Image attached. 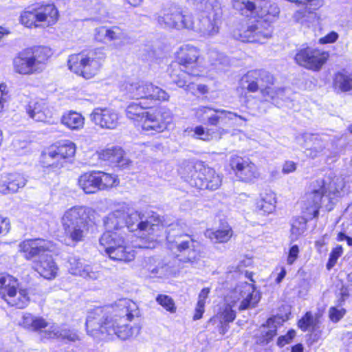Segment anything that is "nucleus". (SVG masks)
I'll return each mask as SVG.
<instances>
[{"instance_id":"nucleus-1","label":"nucleus","mask_w":352,"mask_h":352,"mask_svg":"<svg viewBox=\"0 0 352 352\" xmlns=\"http://www.w3.org/2000/svg\"><path fill=\"white\" fill-rule=\"evenodd\" d=\"M140 316L137 304L128 298L119 299L113 304L96 307L88 313L86 329L94 338L125 340L133 335L132 328L126 322Z\"/></svg>"},{"instance_id":"nucleus-2","label":"nucleus","mask_w":352,"mask_h":352,"mask_svg":"<svg viewBox=\"0 0 352 352\" xmlns=\"http://www.w3.org/2000/svg\"><path fill=\"white\" fill-rule=\"evenodd\" d=\"M259 7L256 15L258 19L245 28L235 30L233 32L234 38L244 43L263 44L272 37V23L278 19L280 9L276 3L268 0H262Z\"/></svg>"},{"instance_id":"nucleus-3","label":"nucleus","mask_w":352,"mask_h":352,"mask_svg":"<svg viewBox=\"0 0 352 352\" xmlns=\"http://www.w3.org/2000/svg\"><path fill=\"white\" fill-rule=\"evenodd\" d=\"M166 240L169 249L175 254L172 264L168 265L172 271H177L187 265L193 266L200 260L201 252L197 243L190 235L184 234L179 223L169 226Z\"/></svg>"},{"instance_id":"nucleus-4","label":"nucleus","mask_w":352,"mask_h":352,"mask_svg":"<svg viewBox=\"0 0 352 352\" xmlns=\"http://www.w3.org/2000/svg\"><path fill=\"white\" fill-rule=\"evenodd\" d=\"M96 214L94 209L85 206H75L67 209L60 219L65 239L74 243L84 241L89 226L94 223Z\"/></svg>"},{"instance_id":"nucleus-5","label":"nucleus","mask_w":352,"mask_h":352,"mask_svg":"<svg viewBox=\"0 0 352 352\" xmlns=\"http://www.w3.org/2000/svg\"><path fill=\"white\" fill-rule=\"evenodd\" d=\"M106 55L102 49L83 51L69 56V69L85 79H91L100 72Z\"/></svg>"},{"instance_id":"nucleus-6","label":"nucleus","mask_w":352,"mask_h":352,"mask_svg":"<svg viewBox=\"0 0 352 352\" xmlns=\"http://www.w3.org/2000/svg\"><path fill=\"white\" fill-rule=\"evenodd\" d=\"M196 9L202 14L197 21L192 18V27L188 29L193 30L204 36H212L219 31V23L221 12L216 0H192Z\"/></svg>"},{"instance_id":"nucleus-7","label":"nucleus","mask_w":352,"mask_h":352,"mask_svg":"<svg viewBox=\"0 0 352 352\" xmlns=\"http://www.w3.org/2000/svg\"><path fill=\"white\" fill-rule=\"evenodd\" d=\"M161 220L158 214L151 212L146 214H142L138 211H132L129 207V213L126 218V228L130 232L139 231L143 232V235H148L151 239L149 244L143 248H151L154 247L153 241L157 236V232L160 230L162 226L160 224Z\"/></svg>"},{"instance_id":"nucleus-8","label":"nucleus","mask_w":352,"mask_h":352,"mask_svg":"<svg viewBox=\"0 0 352 352\" xmlns=\"http://www.w3.org/2000/svg\"><path fill=\"white\" fill-rule=\"evenodd\" d=\"M58 12L54 4L36 2L20 16L21 24L27 28L50 26L58 20Z\"/></svg>"},{"instance_id":"nucleus-9","label":"nucleus","mask_w":352,"mask_h":352,"mask_svg":"<svg viewBox=\"0 0 352 352\" xmlns=\"http://www.w3.org/2000/svg\"><path fill=\"white\" fill-rule=\"evenodd\" d=\"M99 242L111 260L130 262L135 258V251L126 245L125 235L121 232H104Z\"/></svg>"},{"instance_id":"nucleus-10","label":"nucleus","mask_w":352,"mask_h":352,"mask_svg":"<svg viewBox=\"0 0 352 352\" xmlns=\"http://www.w3.org/2000/svg\"><path fill=\"white\" fill-rule=\"evenodd\" d=\"M155 19L162 28L182 30L192 27V14L171 3L164 4L155 14Z\"/></svg>"},{"instance_id":"nucleus-11","label":"nucleus","mask_w":352,"mask_h":352,"mask_svg":"<svg viewBox=\"0 0 352 352\" xmlns=\"http://www.w3.org/2000/svg\"><path fill=\"white\" fill-rule=\"evenodd\" d=\"M122 90L127 98L135 100H151L166 101L169 95L162 88L145 81L126 82Z\"/></svg>"},{"instance_id":"nucleus-12","label":"nucleus","mask_w":352,"mask_h":352,"mask_svg":"<svg viewBox=\"0 0 352 352\" xmlns=\"http://www.w3.org/2000/svg\"><path fill=\"white\" fill-rule=\"evenodd\" d=\"M76 146L71 141H65L59 145L52 146L41 155V162L44 167L59 169L74 157Z\"/></svg>"},{"instance_id":"nucleus-13","label":"nucleus","mask_w":352,"mask_h":352,"mask_svg":"<svg viewBox=\"0 0 352 352\" xmlns=\"http://www.w3.org/2000/svg\"><path fill=\"white\" fill-rule=\"evenodd\" d=\"M329 58L327 52L317 48L302 46L297 50L295 62L300 66L314 72L320 71Z\"/></svg>"},{"instance_id":"nucleus-14","label":"nucleus","mask_w":352,"mask_h":352,"mask_svg":"<svg viewBox=\"0 0 352 352\" xmlns=\"http://www.w3.org/2000/svg\"><path fill=\"white\" fill-rule=\"evenodd\" d=\"M311 186V191L306 194L305 199L302 202V212L310 219L318 217L322 197L327 193L323 180L315 181Z\"/></svg>"},{"instance_id":"nucleus-15","label":"nucleus","mask_w":352,"mask_h":352,"mask_svg":"<svg viewBox=\"0 0 352 352\" xmlns=\"http://www.w3.org/2000/svg\"><path fill=\"white\" fill-rule=\"evenodd\" d=\"M171 122L172 113L170 110L165 107H160L146 113L142 128L144 131L161 133L168 128Z\"/></svg>"},{"instance_id":"nucleus-16","label":"nucleus","mask_w":352,"mask_h":352,"mask_svg":"<svg viewBox=\"0 0 352 352\" xmlns=\"http://www.w3.org/2000/svg\"><path fill=\"white\" fill-rule=\"evenodd\" d=\"M189 183L199 189L215 190L221 185L222 177L214 169L202 166L189 177Z\"/></svg>"},{"instance_id":"nucleus-17","label":"nucleus","mask_w":352,"mask_h":352,"mask_svg":"<svg viewBox=\"0 0 352 352\" xmlns=\"http://www.w3.org/2000/svg\"><path fill=\"white\" fill-rule=\"evenodd\" d=\"M274 82V76L270 72L263 69L250 71L241 79L243 86L252 93L260 90L262 94L263 89L272 86Z\"/></svg>"},{"instance_id":"nucleus-18","label":"nucleus","mask_w":352,"mask_h":352,"mask_svg":"<svg viewBox=\"0 0 352 352\" xmlns=\"http://www.w3.org/2000/svg\"><path fill=\"white\" fill-rule=\"evenodd\" d=\"M67 268L72 275L80 276L88 280H98L102 276L100 267L89 265L75 256H69Z\"/></svg>"},{"instance_id":"nucleus-19","label":"nucleus","mask_w":352,"mask_h":352,"mask_svg":"<svg viewBox=\"0 0 352 352\" xmlns=\"http://www.w3.org/2000/svg\"><path fill=\"white\" fill-rule=\"evenodd\" d=\"M129 213V205L126 203L119 204L109 212L103 220L106 228L105 232H118L125 235L126 218Z\"/></svg>"},{"instance_id":"nucleus-20","label":"nucleus","mask_w":352,"mask_h":352,"mask_svg":"<svg viewBox=\"0 0 352 352\" xmlns=\"http://www.w3.org/2000/svg\"><path fill=\"white\" fill-rule=\"evenodd\" d=\"M19 248L27 260H32L36 257L40 258L47 252H52L54 244L50 241L38 238L23 241L19 244Z\"/></svg>"},{"instance_id":"nucleus-21","label":"nucleus","mask_w":352,"mask_h":352,"mask_svg":"<svg viewBox=\"0 0 352 352\" xmlns=\"http://www.w3.org/2000/svg\"><path fill=\"white\" fill-rule=\"evenodd\" d=\"M235 297H238L240 304L238 307L239 311L254 308L261 300V294L256 291L252 284L247 282L238 285L234 291Z\"/></svg>"},{"instance_id":"nucleus-22","label":"nucleus","mask_w":352,"mask_h":352,"mask_svg":"<svg viewBox=\"0 0 352 352\" xmlns=\"http://www.w3.org/2000/svg\"><path fill=\"white\" fill-rule=\"evenodd\" d=\"M90 120L101 129H114L119 123L116 111L109 108H95L90 114Z\"/></svg>"},{"instance_id":"nucleus-23","label":"nucleus","mask_w":352,"mask_h":352,"mask_svg":"<svg viewBox=\"0 0 352 352\" xmlns=\"http://www.w3.org/2000/svg\"><path fill=\"white\" fill-rule=\"evenodd\" d=\"M230 166L241 181L251 182L259 176L256 166L248 159L239 156L232 157L230 160Z\"/></svg>"},{"instance_id":"nucleus-24","label":"nucleus","mask_w":352,"mask_h":352,"mask_svg":"<svg viewBox=\"0 0 352 352\" xmlns=\"http://www.w3.org/2000/svg\"><path fill=\"white\" fill-rule=\"evenodd\" d=\"M199 56L198 49L190 45H184L178 52L177 61L180 66L188 70L189 74L199 75L197 61Z\"/></svg>"},{"instance_id":"nucleus-25","label":"nucleus","mask_w":352,"mask_h":352,"mask_svg":"<svg viewBox=\"0 0 352 352\" xmlns=\"http://www.w3.org/2000/svg\"><path fill=\"white\" fill-rule=\"evenodd\" d=\"M27 183V179L21 173H12L0 176V193L4 195L17 192Z\"/></svg>"},{"instance_id":"nucleus-26","label":"nucleus","mask_w":352,"mask_h":352,"mask_svg":"<svg viewBox=\"0 0 352 352\" xmlns=\"http://www.w3.org/2000/svg\"><path fill=\"white\" fill-rule=\"evenodd\" d=\"M33 267L41 276L52 280L56 277L58 267L50 254L42 255L34 261Z\"/></svg>"},{"instance_id":"nucleus-27","label":"nucleus","mask_w":352,"mask_h":352,"mask_svg":"<svg viewBox=\"0 0 352 352\" xmlns=\"http://www.w3.org/2000/svg\"><path fill=\"white\" fill-rule=\"evenodd\" d=\"M43 337L47 339H58L67 342H76L80 340L78 331L66 326H50V329L43 331Z\"/></svg>"},{"instance_id":"nucleus-28","label":"nucleus","mask_w":352,"mask_h":352,"mask_svg":"<svg viewBox=\"0 0 352 352\" xmlns=\"http://www.w3.org/2000/svg\"><path fill=\"white\" fill-rule=\"evenodd\" d=\"M27 113L31 118L37 122H50L53 116V111L43 100L30 102L27 107Z\"/></svg>"},{"instance_id":"nucleus-29","label":"nucleus","mask_w":352,"mask_h":352,"mask_svg":"<svg viewBox=\"0 0 352 352\" xmlns=\"http://www.w3.org/2000/svg\"><path fill=\"white\" fill-rule=\"evenodd\" d=\"M100 157L121 168H126L131 163V161L124 156L123 150L119 147L113 146L102 150L100 153Z\"/></svg>"},{"instance_id":"nucleus-30","label":"nucleus","mask_w":352,"mask_h":352,"mask_svg":"<svg viewBox=\"0 0 352 352\" xmlns=\"http://www.w3.org/2000/svg\"><path fill=\"white\" fill-rule=\"evenodd\" d=\"M1 298L10 306H14L19 309L25 308L30 302L28 293L24 289L16 291V288H14L11 289L8 294L3 292L1 293Z\"/></svg>"},{"instance_id":"nucleus-31","label":"nucleus","mask_w":352,"mask_h":352,"mask_svg":"<svg viewBox=\"0 0 352 352\" xmlns=\"http://www.w3.org/2000/svg\"><path fill=\"white\" fill-rule=\"evenodd\" d=\"M126 33L118 26L99 27L95 29V37L98 41L103 38L109 41H121L126 38Z\"/></svg>"},{"instance_id":"nucleus-32","label":"nucleus","mask_w":352,"mask_h":352,"mask_svg":"<svg viewBox=\"0 0 352 352\" xmlns=\"http://www.w3.org/2000/svg\"><path fill=\"white\" fill-rule=\"evenodd\" d=\"M78 183L80 188L87 194L95 193L100 190L98 172L92 171L81 175Z\"/></svg>"},{"instance_id":"nucleus-33","label":"nucleus","mask_w":352,"mask_h":352,"mask_svg":"<svg viewBox=\"0 0 352 352\" xmlns=\"http://www.w3.org/2000/svg\"><path fill=\"white\" fill-rule=\"evenodd\" d=\"M282 324L280 318L273 317L269 318L266 323L260 328L261 336L258 342L261 344H267L275 336L277 328Z\"/></svg>"},{"instance_id":"nucleus-34","label":"nucleus","mask_w":352,"mask_h":352,"mask_svg":"<svg viewBox=\"0 0 352 352\" xmlns=\"http://www.w3.org/2000/svg\"><path fill=\"white\" fill-rule=\"evenodd\" d=\"M23 324L27 329L40 331L41 339H47L43 336V331L50 329V326H52L54 324H51L41 317H36L28 314L23 317Z\"/></svg>"},{"instance_id":"nucleus-35","label":"nucleus","mask_w":352,"mask_h":352,"mask_svg":"<svg viewBox=\"0 0 352 352\" xmlns=\"http://www.w3.org/2000/svg\"><path fill=\"white\" fill-rule=\"evenodd\" d=\"M262 0H232L233 8L242 15L256 17Z\"/></svg>"},{"instance_id":"nucleus-36","label":"nucleus","mask_w":352,"mask_h":352,"mask_svg":"<svg viewBox=\"0 0 352 352\" xmlns=\"http://www.w3.org/2000/svg\"><path fill=\"white\" fill-rule=\"evenodd\" d=\"M192 111H194L195 117L199 122H204L206 120H208L210 113L212 112L220 113L221 115H224L225 118H228L229 119H232L233 117H238L239 119L245 120L242 116H238L235 113L226 111L222 109H214L209 107L200 106L193 109Z\"/></svg>"},{"instance_id":"nucleus-37","label":"nucleus","mask_w":352,"mask_h":352,"mask_svg":"<svg viewBox=\"0 0 352 352\" xmlns=\"http://www.w3.org/2000/svg\"><path fill=\"white\" fill-rule=\"evenodd\" d=\"M302 138L305 140L306 144L305 147H308V141L309 142H312V145L307 148V151H309L307 155H309L311 158L316 157L320 153H322L325 148V143L321 140L320 138L312 135L305 133L302 135Z\"/></svg>"},{"instance_id":"nucleus-38","label":"nucleus","mask_w":352,"mask_h":352,"mask_svg":"<svg viewBox=\"0 0 352 352\" xmlns=\"http://www.w3.org/2000/svg\"><path fill=\"white\" fill-rule=\"evenodd\" d=\"M233 231L232 228L228 226H223L219 229L213 230H207L206 236L214 243H227L232 236Z\"/></svg>"},{"instance_id":"nucleus-39","label":"nucleus","mask_w":352,"mask_h":352,"mask_svg":"<svg viewBox=\"0 0 352 352\" xmlns=\"http://www.w3.org/2000/svg\"><path fill=\"white\" fill-rule=\"evenodd\" d=\"M61 122L69 129L79 130L84 126L85 118L80 113L71 111L63 115Z\"/></svg>"},{"instance_id":"nucleus-40","label":"nucleus","mask_w":352,"mask_h":352,"mask_svg":"<svg viewBox=\"0 0 352 352\" xmlns=\"http://www.w3.org/2000/svg\"><path fill=\"white\" fill-rule=\"evenodd\" d=\"M148 107V105H143L141 102H130L126 107V116L130 120H142L148 112L145 111Z\"/></svg>"},{"instance_id":"nucleus-41","label":"nucleus","mask_w":352,"mask_h":352,"mask_svg":"<svg viewBox=\"0 0 352 352\" xmlns=\"http://www.w3.org/2000/svg\"><path fill=\"white\" fill-rule=\"evenodd\" d=\"M195 135L202 140L210 141L212 140H219L221 136L228 133L223 128H219L216 131H212L210 129H205L202 126H198L195 128Z\"/></svg>"},{"instance_id":"nucleus-42","label":"nucleus","mask_w":352,"mask_h":352,"mask_svg":"<svg viewBox=\"0 0 352 352\" xmlns=\"http://www.w3.org/2000/svg\"><path fill=\"white\" fill-rule=\"evenodd\" d=\"M275 197L273 194H265L257 201L256 210L261 215L270 214L275 208Z\"/></svg>"},{"instance_id":"nucleus-43","label":"nucleus","mask_w":352,"mask_h":352,"mask_svg":"<svg viewBox=\"0 0 352 352\" xmlns=\"http://www.w3.org/2000/svg\"><path fill=\"white\" fill-rule=\"evenodd\" d=\"M14 68L16 72L21 74H29L38 71L31 57L16 58Z\"/></svg>"},{"instance_id":"nucleus-44","label":"nucleus","mask_w":352,"mask_h":352,"mask_svg":"<svg viewBox=\"0 0 352 352\" xmlns=\"http://www.w3.org/2000/svg\"><path fill=\"white\" fill-rule=\"evenodd\" d=\"M334 86L342 92L352 91V73L338 72L335 75Z\"/></svg>"},{"instance_id":"nucleus-45","label":"nucleus","mask_w":352,"mask_h":352,"mask_svg":"<svg viewBox=\"0 0 352 352\" xmlns=\"http://www.w3.org/2000/svg\"><path fill=\"white\" fill-rule=\"evenodd\" d=\"M307 218L303 217H298L294 219L292 223L291 228V241H294L297 240L307 230Z\"/></svg>"},{"instance_id":"nucleus-46","label":"nucleus","mask_w":352,"mask_h":352,"mask_svg":"<svg viewBox=\"0 0 352 352\" xmlns=\"http://www.w3.org/2000/svg\"><path fill=\"white\" fill-rule=\"evenodd\" d=\"M50 56V50L44 47H38L33 52L30 56L37 69L42 70Z\"/></svg>"},{"instance_id":"nucleus-47","label":"nucleus","mask_w":352,"mask_h":352,"mask_svg":"<svg viewBox=\"0 0 352 352\" xmlns=\"http://www.w3.org/2000/svg\"><path fill=\"white\" fill-rule=\"evenodd\" d=\"M190 76L192 75L189 74L187 69L184 70L181 68L173 69L170 73L172 82L181 88L186 86Z\"/></svg>"},{"instance_id":"nucleus-48","label":"nucleus","mask_w":352,"mask_h":352,"mask_svg":"<svg viewBox=\"0 0 352 352\" xmlns=\"http://www.w3.org/2000/svg\"><path fill=\"white\" fill-rule=\"evenodd\" d=\"M318 318L309 311L298 321V327L303 331H314L318 327Z\"/></svg>"},{"instance_id":"nucleus-49","label":"nucleus","mask_w":352,"mask_h":352,"mask_svg":"<svg viewBox=\"0 0 352 352\" xmlns=\"http://www.w3.org/2000/svg\"><path fill=\"white\" fill-rule=\"evenodd\" d=\"M19 286L17 279L9 274H0V296L5 292L8 294L11 289L17 288Z\"/></svg>"},{"instance_id":"nucleus-50","label":"nucleus","mask_w":352,"mask_h":352,"mask_svg":"<svg viewBox=\"0 0 352 352\" xmlns=\"http://www.w3.org/2000/svg\"><path fill=\"white\" fill-rule=\"evenodd\" d=\"M98 173L100 190L117 185V177L116 176L103 172Z\"/></svg>"},{"instance_id":"nucleus-51","label":"nucleus","mask_w":352,"mask_h":352,"mask_svg":"<svg viewBox=\"0 0 352 352\" xmlns=\"http://www.w3.org/2000/svg\"><path fill=\"white\" fill-rule=\"evenodd\" d=\"M156 301L166 311L170 313H175L176 311L174 300L169 296L163 294L158 295L156 298Z\"/></svg>"},{"instance_id":"nucleus-52","label":"nucleus","mask_w":352,"mask_h":352,"mask_svg":"<svg viewBox=\"0 0 352 352\" xmlns=\"http://www.w3.org/2000/svg\"><path fill=\"white\" fill-rule=\"evenodd\" d=\"M284 92H285V89L284 88H275L269 86L263 89L261 94L266 100H271L273 102H276L277 94H283Z\"/></svg>"},{"instance_id":"nucleus-53","label":"nucleus","mask_w":352,"mask_h":352,"mask_svg":"<svg viewBox=\"0 0 352 352\" xmlns=\"http://www.w3.org/2000/svg\"><path fill=\"white\" fill-rule=\"evenodd\" d=\"M343 249L341 245H338L331 251L328 263L327 264V268L328 270L331 269L336 263L338 258L342 255Z\"/></svg>"},{"instance_id":"nucleus-54","label":"nucleus","mask_w":352,"mask_h":352,"mask_svg":"<svg viewBox=\"0 0 352 352\" xmlns=\"http://www.w3.org/2000/svg\"><path fill=\"white\" fill-rule=\"evenodd\" d=\"M329 312L330 319L336 322L344 316L346 311L343 308L331 307Z\"/></svg>"},{"instance_id":"nucleus-55","label":"nucleus","mask_w":352,"mask_h":352,"mask_svg":"<svg viewBox=\"0 0 352 352\" xmlns=\"http://www.w3.org/2000/svg\"><path fill=\"white\" fill-rule=\"evenodd\" d=\"M160 263H158V265L155 267H153L151 265H146V268H147V270L151 272L152 274H163L164 272H167L168 270H170V272H173L169 267H168V265H170L172 264V262L171 263H168L167 264H165L164 265H162L160 266Z\"/></svg>"},{"instance_id":"nucleus-56","label":"nucleus","mask_w":352,"mask_h":352,"mask_svg":"<svg viewBox=\"0 0 352 352\" xmlns=\"http://www.w3.org/2000/svg\"><path fill=\"white\" fill-rule=\"evenodd\" d=\"M299 254V248L297 245H293L290 247L287 258L288 265H292L298 258Z\"/></svg>"},{"instance_id":"nucleus-57","label":"nucleus","mask_w":352,"mask_h":352,"mask_svg":"<svg viewBox=\"0 0 352 352\" xmlns=\"http://www.w3.org/2000/svg\"><path fill=\"white\" fill-rule=\"evenodd\" d=\"M235 302L233 303L232 305H228L223 313V320L227 322H232L236 318L235 311L232 309V307H234Z\"/></svg>"},{"instance_id":"nucleus-58","label":"nucleus","mask_w":352,"mask_h":352,"mask_svg":"<svg viewBox=\"0 0 352 352\" xmlns=\"http://www.w3.org/2000/svg\"><path fill=\"white\" fill-rule=\"evenodd\" d=\"M10 230V221L7 218L0 216V234H6Z\"/></svg>"},{"instance_id":"nucleus-59","label":"nucleus","mask_w":352,"mask_h":352,"mask_svg":"<svg viewBox=\"0 0 352 352\" xmlns=\"http://www.w3.org/2000/svg\"><path fill=\"white\" fill-rule=\"evenodd\" d=\"M212 112L208 118V124L212 126H217L221 120L223 119L222 116H219Z\"/></svg>"},{"instance_id":"nucleus-60","label":"nucleus","mask_w":352,"mask_h":352,"mask_svg":"<svg viewBox=\"0 0 352 352\" xmlns=\"http://www.w3.org/2000/svg\"><path fill=\"white\" fill-rule=\"evenodd\" d=\"M204 307H205V305H204L203 302H197V306L195 308V313L193 316L194 320H197L201 318L202 315L204 312Z\"/></svg>"},{"instance_id":"nucleus-61","label":"nucleus","mask_w":352,"mask_h":352,"mask_svg":"<svg viewBox=\"0 0 352 352\" xmlns=\"http://www.w3.org/2000/svg\"><path fill=\"white\" fill-rule=\"evenodd\" d=\"M338 38V34L335 32H331L324 38L320 39V41L323 43H331L335 42Z\"/></svg>"},{"instance_id":"nucleus-62","label":"nucleus","mask_w":352,"mask_h":352,"mask_svg":"<svg viewBox=\"0 0 352 352\" xmlns=\"http://www.w3.org/2000/svg\"><path fill=\"white\" fill-rule=\"evenodd\" d=\"M296 168V164L292 161H287L283 167V172L284 173H290L294 172Z\"/></svg>"},{"instance_id":"nucleus-63","label":"nucleus","mask_w":352,"mask_h":352,"mask_svg":"<svg viewBox=\"0 0 352 352\" xmlns=\"http://www.w3.org/2000/svg\"><path fill=\"white\" fill-rule=\"evenodd\" d=\"M197 85L194 82H191L188 80V82L186 84L184 87H182L187 93H190L191 94L195 96L197 94Z\"/></svg>"},{"instance_id":"nucleus-64","label":"nucleus","mask_w":352,"mask_h":352,"mask_svg":"<svg viewBox=\"0 0 352 352\" xmlns=\"http://www.w3.org/2000/svg\"><path fill=\"white\" fill-rule=\"evenodd\" d=\"M210 293V288L205 287L202 289V290L200 292L198 297V302H203L204 305L206 304V300L208 297V294Z\"/></svg>"}]
</instances>
